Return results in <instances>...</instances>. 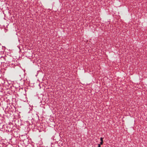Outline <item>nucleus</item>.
I'll list each match as a JSON object with an SVG mask.
<instances>
[{
  "label": "nucleus",
  "mask_w": 147,
  "mask_h": 147,
  "mask_svg": "<svg viewBox=\"0 0 147 147\" xmlns=\"http://www.w3.org/2000/svg\"><path fill=\"white\" fill-rule=\"evenodd\" d=\"M100 140H101V141H100L101 142L100 143V144L101 145H102L103 144V139L102 138H100Z\"/></svg>",
  "instance_id": "1"
},
{
  "label": "nucleus",
  "mask_w": 147,
  "mask_h": 147,
  "mask_svg": "<svg viewBox=\"0 0 147 147\" xmlns=\"http://www.w3.org/2000/svg\"><path fill=\"white\" fill-rule=\"evenodd\" d=\"M100 144H98V147H100Z\"/></svg>",
  "instance_id": "2"
}]
</instances>
